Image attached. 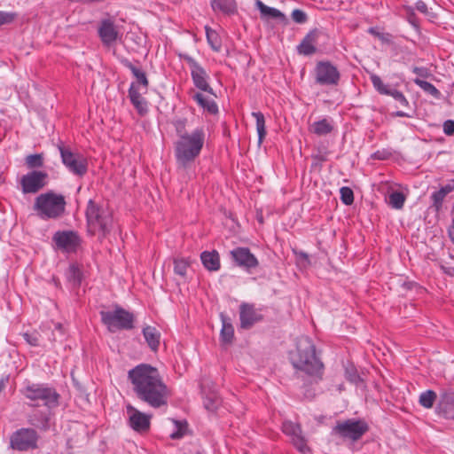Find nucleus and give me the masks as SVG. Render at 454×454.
Wrapping results in <instances>:
<instances>
[{"label":"nucleus","mask_w":454,"mask_h":454,"mask_svg":"<svg viewBox=\"0 0 454 454\" xmlns=\"http://www.w3.org/2000/svg\"><path fill=\"white\" fill-rule=\"evenodd\" d=\"M128 379L140 401L155 409L167 406L170 390L155 367L138 364L129 371Z\"/></svg>","instance_id":"f257e3e1"},{"label":"nucleus","mask_w":454,"mask_h":454,"mask_svg":"<svg viewBox=\"0 0 454 454\" xmlns=\"http://www.w3.org/2000/svg\"><path fill=\"white\" fill-rule=\"evenodd\" d=\"M186 124L187 120L185 118H178L173 121L178 137L175 143V157L177 165L183 168H185L199 157L206 137L203 128H197L192 132L188 133Z\"/></svg>","instance_id":"f03ea898"},{"label":"nucleus","mask_w":454,"mask_h":454,"mask_svg":"<svg viewBox=\"0 0 454 454\" xmlns=\"http://www.w3.org/2000/svg\"><path fill=\"white\" fill-rule=\"evenodd\" d=\"M291 360L294 368L309 375L317 374L323 367L316 356L315 346L309 338H304L298 342L297 350Z\"/></svg>","instance_id":"7ed1b4c3"},{"label":"nucleus","mask_w":454,"mask_h":454,"mask_svg":"<svg viewBox=\"0 0 454 454\" xmlns=\"http://www.w3.org/2000/svg\"><path fill=\"white\" fill-rule=\"evenodd\" d=\"M66 205L63 195L51 191L35 198L34 210L41 219H58L63 215Z\"/></svg>","instance_id":"20e7f679"},{"label":"nucleus","mask_w":454,"mask_h":454,"mask_svg":"<svg viewBox=\"0 0 454 454\" xmlns=\"http://www.w3.org/2000/svg\"><path fill=\"white\" fill-rule=\"evenodd\" d=\"M86 219L88 231L92 234H100L105 237L111 230L113 217L111 213L97 205L92 200H90L86 208Z\"/></svg>","instance_id":"39448f33"},{"label":"nucleus","mask_w":454,"mask_h":454,"mask_svg":"<svg viewBox=\"0 0 454 454\" xmlns=\"http://www.w3.org/2000/svg\"><path fill=\"white\" fill-rule=\"evenodd\" d=\"M23 395L33 402L32 406H37L38 403L42 402L48 410H52L59 404V394L55 388L44 384L28 385L23 390Z\"/></svg>","instance_id":"423d86ee"},{"label":"nucleus","mask_w":454,"mask_h":454,"mask_svg":"<svg viewBox=\"0 0 454 454\" xmlns=\"http://www.w3.org/2000/svg\"><path fill=\"white\" fill-rule=\"evenodd\" d=\"M99 314L102 323L111 333L134 328V314L121 307L117 306L114 310H101Z\"/></svg>","instance_id":"0eeeda50"},{"label":"nucleus","mask_w":454,"mask_h":454,"mask_svg":"<svg viewBox=\"0 0 454 454\" xmlns=\"http://www.w3.org/2000/svg\"><path fill=\"white\" fill-rule=\"evenodd\" d=\"M58 149L60 153L61 161L69 172L78 176H82L87 173L88 162L82 154L74 153L68 146H65L63 144L58 145Z\"/></svg>","instance_id":"6e6552de"},{"label":"nucleus","mask_w":454,"mask_h":454,"mask_svg":"<svg viewBox=\"0 0 454 454\" xmlns=\"http://www.w3.org/2000/svg\"><path fill=\"white\" fill-rule=\"evenodd\" d=\"M39 435L33 428H21L11 436V447L20 451H27L37 448Z\"/></svg>","instance_id":"1a4fd4ad"},{"label":"nucleus","mask_w":454,"mask_h":454,"mask_svg":"<svg viewBox=\"0 0 454 454\" xmlns=\"http://www.w3.org/2000/svg\"><path fill=\"white\" fill-rule=\"evenodd\" d=\"M333 430L342 438L357 441L367 432L368 427L362 420L347 419L338 422Z\"/></svg>","instance_id":"9d476101"},{"label":"nucleus","mask_w":454,"mask_h":454,"mask_svg":"<svg viewBox=\"0 0 454 454\" xmlns=\"http://www.w3.org/2000/svg\"><path fill=\"white\" fill-rule=\"evenodd\" d=\"M316 82L320 85L334 86L339 83L340 74L329 61H319L315 67Z\"/></svg>","instance_id":"9b49d317"},{"label":"nucleus","mask_w":454,"mask_h":454,"mask_svg":"<svg viewBox=\"0 0 454 454\" xmlns=\"http://www.w3.org/2000/svg\"><path fill=\"white\" fill-rule=\"evenodd\" d=\"M183 59L189 65L194 85L200 90L213 94V89L208 83L209 75L205 68L189 55H184Z\"/></svg>","instance_id":"f8f14e48"},{"label":"nucleus","mask_w":454,"mask_h":454,"mask_svg":"<svg viewBox=\"0 0 454 454\" xmlns=\"http://www.w3.org/2000/svg\"><path fill=\"white\" fill-rule=\"evenodd\" d=\"M58 249L67 253H74L81 245L78 234L73 231H59L52 237Z\"/></svg>","instance_id":"ddd939ff"},{"label":"nucleus","mask_w":454,"mask_h":454,"mask_svg":"<svg viewBox=\"0 0 454 454\" xmlns=\"http://www.w3.org/2000/svg\"><path fill=\"white\" fill-rule=\"evenodd\" d=\"M48 175L45 172L34 170L22 176L20 184L24 193H35L46 184Z\"/></svg>","instance_id":"4468645a"},{"label":"nucleus","mask_w":454,"mask_h":454,"mask_svg":"<svg viewBox=\"0 0 454 454\" xmlns=\"http://www.w3.org/2000/svg\"><path fill=\"white\" fill-rule=\"evenodd\" d=\"M129 414V426L137 432H145L150 428L151 416L146 415L129 404L126 407Z\"/></svg>","instance_id":"2eb2a0df"},{"label":"nucleus","mask_w":454,"mask_h":454,"mask_svg":"<svg viewBox=\"0 0 454 454\" xmlns=\"http://www.w3.org/2000/svg\"><path fill=\"white\" fill-rule=\"evenodd\" d=\"M282 430L286 435L292 437V442L299 451L305 453L309 450L306 440L301 435V430L299 425L291 421H286L282 425Z\"/></svg>","instance_id":"dca6fc26"},{"label":"nucleus","mask_w":454,"mask_h":454,"mask_svg":"<svg viewBox=\"0 0 454 454\" xmlns=\"http://www.w3.org/2000/svg\"><path fill=\"white\" fill-rule=\"evenodd\" d=\"M231 254L239 267L247 270L258 266V260L247 247H237L231 252Z\"/></svg>","instance_id":"f3484780"},{"label":"nucleus","mask_w":454,"mask_h":454,"mask_svg":"<svg viewBox=\"0 0 454 454\" xmlns=\"http://www.w3.org/2000/svg\"><path fill=\"white\" fill-rule=\"evenodd\" d=\"M98 33L103 44L107 46L114 43L119 35V32L116 28V26L114 25V20L110 18L103 19L100 21Z\"/></svg>","instance_id":"a211bd4d"},{"label":"nucleus","mask_w":454,"mask_h":454,"mask_svg":"<svg viewBox=\"0 0 454 454\" xmlns=\"http://www.w3.org/2000/svg\"><path fill=\"white\" fill-rule=\"evenodd\" d=\"M437 412L447 419H454V390H444L437 404Z\"/></svg>","instance_id":"6ab92c4d"},{"label":"nucleus","mask_w":454,"mask_h":454,"mask_svg":"<svg viewBox=\"0 0 454 454\" xmlns=\"http://www.w3.org/2000/svg\"><path fill=\"white\" fill-rule=\"evenodd\" d=\"M240 326L249 329L255 323L262 319V316L254 309V305L243 303L239 309Z\"/></svg>","instance_id":"aec40b11"},{"label":"nucleus","mask_w":454,"mask_h":454,"mask_svg":"<svg viewBox=\"0 0 454 454\" xmlns=\"http://www.w3.org/2000/svg\"><path fill=\"white\" fill-rule=\"evenodd\" d=\"M320 34V31L317 29L309 31L297 46L298 53L304 56L314 54L317 51L316 44Z\"/></svg>","instance_id":"412c9836"},{"label":"nucleus","mask_w":454,"mask_h":454,"mask_svg":"<svg viewBox=\"0 0 454 454\" xmlns=\"http://www.w3.org/2000/svg\"><path fill=\"white\" fill-rule=\"evenodd\" d=\"M51 410L40 411L35 410L28 415V423L43 431H47L50 428V419L51 417Z\"/></svg>","instance_id":"4be33fe9"},{"label":"nucleus","mask_w":454,"mask_h":454,"mask_svg":"<svg viewBox=\"0 0 454 454\" xmlns=\"http://www.w3.org/2000/svg\"><path fill=\"white\" fill-rule=\"evenodd\" d=\"M454 191V179L450 180L446 185L442 186L438 191L434 192L430 200L431 207L434 212L439 213L442 209V204L446 196Z\"/></svg>","instance_id":"5701e85b"},{"label":"nucleus","mask_w":454,"mask_h":454,"mask_svg":"<svg viewBox=\"0 0 454 454\" xmlns=\"http://www.w3.org/2000/svg\"><path fill=\"white\" fill-rule=\"evenodd\" d=\"M203 266L210 271H217L220 269V257L217 251H204L200 254Z\"/></svg>","instance_id":"b1692460"},{"label":"nucleus","mask_w":454,"mask_h":454,"mask_svg":"<svg viewBox=\"0 0 454 454\" xmlns=\"http://www.w3.org/2000/svg\"><path fill=\"white\" fill-rule=\"evenodd\" d=\"M121 63L123 64L124 67H126L127 68H129L131 71L132 74L137 79L136 83L138 85V87H142L143 93H145L147 91V88L149 85V82H148L145 73L142 69L134 66L128 59L122 60Z\"/></svg>","instance_id":"393cba45"},{"label":"nucleus","mask_w":454,"mask_h":454,"mask_svg":"<svg viewBox=\"0 0 454 454\" xmlns=\"http://www.w3.org/2000/svg\"><path fill=\"white\" fill-rule=\"evenodd\" d=\"M211 6L215 12L227 15H233L238 11L236 0H211Z\"/></svg>","instance_id":"a878e982"},{"label":"nucleus","mask_w":454,"mask_h":454,"mask_svg":"<svg viewBox=\"0 0 454 454\" xmlns=\"http://www.w3.org/2000/svg\"><path fill=\"white\" fill-rule=\"evenodd\" d=\"M143 335L149 348L157 351L160 341V333L153 326L147 325L143 329Z\"/></svg>","instance_id":"bb28decb"},{"label":"nucleus","mask_w":454,"mask_h":454,"mask_svg":"<svg viewBox=\"0 0 454 454\" xmlns=\"http://www.w3.org/2000/svg\"><path fill=\"white\" fill-rule=\"evenodd\" d=\"M255 5L260 11L261 18L264 20H284L285 15L278 9L267 6L261 0H256Z\"/></svg>","instance_id":"cd10ccee"},{"label":"nucleus","mask_w":454,"mask_h":454,"mask_svg":"<svg viewBox=\"0 0 454 454\" xmlns=\"http://www.w3.org/2000/svg\"><path fill=\"white\" fill-rule=\"evenodd\" d=\"M310 132L317 136H325L333 130V121L324 118L320 121H315L309 128Z\"/></svg>","instance_id":"c85d7f7f"},{"label":"nucleus","mask_w":454,"mask_h":454,"mask_svg":"<svg viewBox=\"0 0 454 454\" xmlns=\"http://www.w3.org/2000/svg\"><path fill=\"white\" fill-rule=\"evenodd\" d=\"M192 98L201 106L205 111L210 114H215L218 113V106L216 103L201 93H195Z\"/></svg>","instance_id":"c756f323"},{"label":"nucleus","mask_w":454,"mask_h":454,"mask_svg":"<svg viewBox=\"0 0 454 454\" xmlns=\"http://www.w3.org/2000/svg\"><path fill=\"white\" fill-rule=\"evenodd\" d=\"M221 317L223 325L220 333V338L223 343L229 344L234 338V328L230 321V318L223 316V314L221 315Z\"/></svg>","instance_id":"7c9ffc66"},{"label":"nucleus","mask_w":454,"mask_h":454,"mask_svg":"<svg viewBox=\"0 0 454 454\" xmlns=\"http://www.w3.org/2000/svg\"><path fill=\"white\" fill-rule=\"evenodd\" d=\"M252 116L256 121V130L258 133V143L261 145L263 139L266 137V126H265V118L262 113L261 112H253Z\"/></svg>","instance_id":"2f4dec72"},{"label":"nucleus","mask_w":454,"mask_h":454,"mask_svg":"<svg viewBox=\"0 0 454 454\" xmlns=\"http://www.w3.org/2000/svg\"><path fill=\"white\" fill-rule=\"evenodd\" d=\"M413 82L426 93L433 96L434 98L439 99L442 97V93L440 92V90L431 82L421 80L419 77L415 78Z\"/></svg>","instance_id":"473e14b6"},{"label":"nucleus","mask_w":454,"mask_h":454,"mask_svg":"<svg viewBox=\"0 0 454 454\" xmlns=\"http://www.w3.org/2000/svg\"><path fill=\"white\" fill-rule=\"evenodd\" d=\"M205 30L208 44L210 45L213 51H219L222 47V40L219 35L217 34L216 31H215L207 26L205 27Z\"/></svg>","instance_id":"72a5a7b5"},{"label":"nucleus","mask_w":454,"mask_h":454,"mask_svg":"<svg viewBox=\"0 0 454 454\" xmlns=\"http://www.w3.org/2000/svg\"><path fill=\"white\" fill-rule=\"evenodd\" d=\"M67 278L74 286H80L82 278L81 267L78 264H71L67 271Z\"/></svg>","instance_id":"f704fd0d"},{"label":"nucleus","mask_w":454,"mask_h":454,"mask_svg":"<svg viewBox=\"0 0 454 454\" xmlns=\"http://www.w3.org/2000/svg\"><path fill=\"white\" fill-rule=\"evenodd\" d=\"M204 407L209 411H215L221 404L219 395L215 392L207 394L203 400Z\"/></svg>","instance_id":"c9c22d12"},{"label":"nucleus","mask_w":454,"mask_h":454,"mask_svg":"<svg viewBox=\"0 0 454 454\" xmlns=\"http://www.w3.org/2000/svg\"><path fill=\"white\" fill-rule=\"evenodd\" d=\"M436 400V394L433 390H427L420 394L419 403L421 406L427 409L433 407Z\"/></svg>","instance_id":"e433bc0d"},{"label":"nucleus","mask_w":454,"mask_h":454,"mask_svg":"<svg viewBox=\"0 0 454 454\" xmlns=\"http://www.w3.org/2000/svg\"><path fill=\"white\" fill-rule=\"evenodd\" d=\"M370 79L373 87L379 93L387 95L391 88L388 85L385 84L379 75L372 74L370 76Z\"/></svg>","instance_id":"4c0bfd02"},{"label":"nucleus","mask_w":454,"mask_h":454,"mask_svg":"<svg viewBox=\"0 0 454 454\" xmlns=\"http://www.w3.org/2000/svg\"><path fill=\"white\" fill-rule=\"evenodd\" d=\"M405 197L402 192H395L389 195V204L392 207L401 209L403 207Z\"/></svg>","instance_id":"58836bf2"},{"label":"nucleus","mask_w":454,"mask_h":454,"mask_svg":"<svg viewBox=\"0 0 454 454\" xmlns=\"http://www.w3.org/2000/svg\"><path fill=\"white\" fill-rule=\"evenodd\" d=\"M189 267V262L184 259L174 260V271L176 275L184 278Z\"/></svg>","instance_id":"ea45409f"},{"label":"nucleus","mask_w":454,"mask_h":454,"mask_svg":"<svg viewBox=\"0 0 454 454\" xmlns=\"http://www.w3.org/2000/svg\"><path fill=\"white\" fill-rule=\"evenodd\" d=\"M26 164L30 168H40L43 165L42 154H30L26 157Z\"/></svg>","instance_id":"a19ab883"},{"label":"nucleus","mask_w":454,"mask_h":454,"mask_svg":"<svg viewBox=\"0 0 454 454\" xmlns=\"http://www.w3.org/2000/svg\"><path fill=\"white\" fill-rule=\"evenodd\" d=\"M340 200L343 204L349 206L354 202V192L349 187H341L340 189Z\"/></svg>","instance_id":"79ce46f5"},{"label":"nucleus","mask_w":454,"mask_h":454,"mask_svg":"<svg viewBox=\"0 0 454 454\" xmlns=\"http://www.w3.org/2000/svg\"><path fill=\"white\" fill-rule=\"evenodd\" d=\"M387 96L393 97L397 102H399L403 106H408L409 102L403 92L395 90V89H390V90L387 93Z\"/></svg>","instance_id":"37998d69"},{"label":"nucleus","mask_w":454,"mask_h":454,"mask_svg":"<svg viewBox=\"0 0 454 454\" xmlns=\"http://www.w3.org/2000/svg\"><path fill=\"white\" fill-rule=\"evenodd\" d=\"M140 90L143 91L142 87H138V85L135 82H132L129 89V98L130 101L142 98V94Z\"/></svg>","instance_id":"c03bdc74"},{"label":"nucleus","mask_w":454,"mask_h":454,"mask_svg":"<svg viewBox=\"0 0 454 454\" xmlns=\"http://www.w3.org/2000/svg\"><path fill=\"white\" fill-rule=\"evenodd\" d=\"M23 337L30 346L37 347L40 345L39 333L37 332L25 333Z\"/></svg>","instance_id":"a18cd8bd"},{"label":"nucleus","mask_w":454,"mask_h":454,"mask_svg":"<svg viewBox=\"0 0 454 454\" xmlns=\"http://www.w3.org/2000/svg\"><path fill=\"white\" fill-rule=\"evenodd\" d=\"M368 32L378 37L382 43H391V35L389 34L380 33L376 27H370Z\"/></svg>","instance_id":"49530a36"},{"label":"nucleus","mask_w":454,"mask_h":454,"mask_svg":"<svg viewBox=\"0 0 454 454\" xmlns=\"http://www.w3.org/2000/svg\"><path fill=\"white\" fill-rule=\"evenodd\" d=\"M18 17L16 12H6L0 11V26L10 24Z\"/></svg>","instance_id":"de8ad7c7"},{"label":"nucleus","mask_w":454,"mask_h":454,"mask_svg":"<svg viewBox=\"0 0 454 454\" xmlns=\"http://www.w3.org/2000/svg\"><path fill=\"white\" fill-rule=\"evenodd\" d=\"M173 422L175 423L177 430L173 432L170 436L172 439L181 438L184 435V431L186 428L187 423L185 421L182 422L177 420H173Z\"/></svg>","instance_id":"09e8293b"},{"label":"nucleus","mask_w":454,"mask_h":454,"mask_svg":"<svg viewBox=\"0 0 454 454\" xmlns=\"http://www.w3.org/2000/svg\"><path fill=\"white\" fill-rule=\"evenodd\" d=\"M131 103L140 115H144L147 113V105L144 98L133 100Z\"/></svg>","instance_id":"8fccbe9b"},{"label":"nucleus","mask_w":454,"mask_h":454,"mask_svg":"<svg viewBox=\"0 0 454 454\" xmlns=\"http://www.w3.org/2000/svg\"><path fill=\"white\" fill-rule=\"evenodd\" d=\"M292 19L296 23L302 24L307 21L308 17H307V14L303 11L295 9L292 12Z\"/></svg>","instance_id":"3c124183"},{"label":"nucleus","mask_w":454,"mask_h":454,"mask_svg":"<svg viewBox=\"0 0 454 454\" xmlns=\"http://www.w3.org/2000/svg\"><path fill=\"white\" fill-rule=\"evenodd\" d=\"M405 10H406V15H407V20H408L409 23L414 27H418L419 26L418 19L415 15L413 9L411 7H407V8H405Z\"/></svg>","instance_id":"603ef678"},{"label":"nucleus","mask_w":454,"mask_h":454,"mask_svg":"<svg viewBox=\"0 0 454 454\" xmlns=\"http://www.w3.org/2000/svg\"><path fill=\"white\" fill-rule=\"evenodd\" d=\"M443 132L447 136L454 135V121L447 120L443 122Z\"/></svg>","instance_id":"864d4df0"},{"label":"nucleus","mask_w":454,"mask_h":454,"mask_svg":"<svg viewBox=\"0 0 454 454\" xmlns=\"http://www.w3.org/2000/svg\"><path fill=\"white\" fill-rule=\"evenodd\" d=\"M412 72L422 78H427L430 75L428 69L426 67H414Z\"/></svg>","instance_id":"5fc2aeb1"},{"label":"nucleus","mask_w":454,"mask_h":454,"mask_svg":"<svg viewBox=\"0 0 454 454\" xmlns=\"http://www.w3.org/2000/svg\"><path fill=\"white\" fill-rule=\"evenodd\" d=\"M346 377L350 382H353V383H356L360 380L359 375L354 369H351V370L347 369L346 370Z\"/></svg>","instance_id":"6e6d98bb"},{"label":"nucleus","mask_w":454,"mask_h":454,"mask_svg":"<svg viewBox=\"0 0 454 454\" xmlns=\"http://www.w3.org/2000/svg\"><path fill=\"white\" fill-rule=\"evenodd\" d=\"M416 9L420 12L421 13H427V6L425 2L419 0L416 3Z\"/></svg>","instance_id":"4d7b16f0"},{"label":"nucleus","mask_w":454,"mask_h":454,"mask_svg":"<svg viewBox=\"0 0 454 454\" xmlns=\"http://www.w3.org/2000/svg\"><path fill=\"white\" fill-rule=\"evenodd\" d=\"M388 154L389 153H387L384 151H382V152L377 151L373 153L372 158L376 159V160H385L387 158Z\"/></svg>","instance_id":"13d9d810"},{"label":"nucleus","mask_w":454,"mask_h":454,"mask_svg":"<svg viewBox=\"0 0 454 454\" xmlns=\"http://www.w3.org/2000/svg\"><path fill=\"white\" fill-rule=\"evenodd\" d=\"M448 235L450 241L454 243V219L452 220L450 227L448 229Z\"/></svg>","instance_id":"bf43d9fd"},{"label":"nucleus","mask_w":454,"mask_h":454,"mask_svg":"<svg viewBox=\"0 0 454 454\" xmlns=\"http://www.w3.org/2000/svg\"><path fill=\"white\" fill-rule=\"evenodd\" d=\"M4 387H5V383L2 380H0V393L4 389Z\"/></svg>","instance_id":"052dcab7"},{"label":"nucleus","mask_w":454,"mask_h":454,"mask_svg":"<svg viewBox=\"0 0 454 454\" xmlns=\"http://www.w3.org/2000/svg\"><path fill=\"white\" fill-rule=\"evenodd\" d=\"M396 115H397V116H400V117H403V116H405L406 114H405L403 112H401V111H400V112H397V113H396Z\"/></svg>","instance_id":"680f3d73"},{"label":"nucleus","mask_w":454,"mask_h":454,"mask_svg":"<svg viewBox=\"0 0 454 454\" xmlns=\"http://www.w3.org/2000/svg\"><path fill=\"white\" fill-rule=\"evenodd\" d=\"M446 272H447L448 274H450V275H454V268H452V269H449V270H448V271H446Z\"/></svg>","instance_id":"e2e57ef3"},{"label":"nucleus","mask_w":454,"mask_h":454,"mask_svg":"<svg viewBox=\"0 0 454 454\" xmlns=\"http://www.w3.org/2000/svg\"><path fill=\"white\" fill-rule=\"evenodd\" d=\"M56 328L59 331H62V325L60 324H57Z\"/></svg>","instance_id":"0e129e2a"},{"label":"nucleus","mask_w":454,"mask_h":454,"mask_svg":"<svg viewBox=\"0 0 454 454\" xmlns=\"http://www.w3.org/2000/svg\"><path fill=\"white\" fill-rule=\"evenodd\" d=\"M452 212H454V207H452Z\"/></svg>","instance_id":"69168bd1"},{"label":"nucleus","mask_w":454,"mask_h":454,"mask_svg":"<svg viewBox=\"0 0 454 454\" xmlns=\"http://www.w3.org/2000/svg\"><path fill=\"white\" fill-rule=\"evenodd\" d=\"M195 454H201V453H200V452H197V453H195Z\"/></svg>","instance_id":"338daca9"}]
</instances>
